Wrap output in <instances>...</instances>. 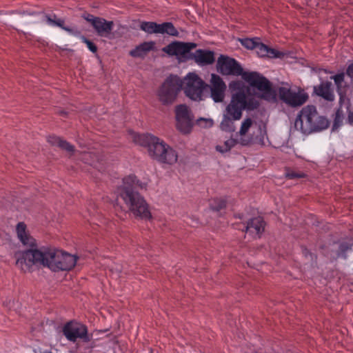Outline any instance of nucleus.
I'll return each mask as SVG.
<instances>
[{
	"mask_svg": "<svg viewBox=\"0 0 353 353\" xmlns=\"http://www.w3.org/2000/svg\"><path fill=\"white\" fill-rule=\"evenodd\" d=\"M242 232H245L251 235L253 238L260 237L265 229V222L262 217L258 216L249 220L242 227H236Z\"/></svg>",
	"mask_w": 353,
	"mask_h": 353,
	"instance_id": "14",
	"label": "nucleus"
},
{
	"mask_svg": "<svg viewBox=\"0 0 353 353\" xmlns=\"http://www.w3.org/2000/svg\"><path fill=\"white\" fill-rule=\"evenodd\" d=\"M245 109H248L250 110H254L255 109H257L260 105L259 101L257 99H256L255 98L250 97V98L247 99V96H246L245 93Z\"/></svg>",
	"mask_w": 353,
	"mask_h": 353,
	"instance_id": "29",
	"label": "nucleus"
},
{
	"mask_svg": "<svg viewBox=\"0 0 353 353\" xmlns=\"http://www.w3.org/2000/svg\"><path fill=\"white\" fill-rule=\"evenodd\" d=\"M243 216V215H240V214L238 216L239 219H242Z\"/></svg>",
	"mask_w": 353,
	"mask_h": 353,
	"instance_id": "39",
	"label": "nucleus"
},
{
	"mask_svg": "<svg viewBox=\"0 0 353 353\" xmlns=\"http://www.w3.org/2000/svg\"><path fill=\"white\" fill-rule=\"evenodd\" d=\"M348 121L350 123H353V112H350L348 114Z\"/></svg>",
	"mask_w": 353,
	"mask_h": 353,
	"instance_id": "38",
	"label": "nucleus"
},
{
	"mask_svg": "<svg viewBox=\"0 0 353 353\" xmlns=\"http://www.w3.org/2000/svg\"><path fill=\"white\" fill-rule=\"evenodd\" d=\"M346 74L351 78H353V63L348 65L346 70Z\"/></svg>",
	"mask_w": 353,
	"mask_h": 353,
	"instance_id": "36",
	"label": "nucleus"
},
{
	"mask_svg": "<svg viewBox=\"0 0 353 353\" xmlns=\"http://www.w3.org/2000/svg\"><path fill=\"white\" fill-rule=\"evenodd\" d=\"M61 29L66 31L69 34L72 36H77L79 34V32L77 29L67 27L64 25H63Z\"/></svg>",
	"mask_w": 353,
	"mask_h": 353,
	"instance_id": "35",
	"label": "nucleus"
},
{
	"mask_svg": "<svg viewBox=\"0 0 353 353\" xmlns=\"http://www.w3.org/2000/svg\"><path fill=\"white\" fill-rule=\"evenodd\" d=\"M50 353H51V352H50Z\"/></svg>",
	"mask_w": 353,
	"mask_h": 353,
	"instance_id": "40",
	"label": "nucleus"
},
{
	"mask_svg": "<svg viewBox=\"0 0 353 353\" xmlns=\"http://www.w3.org/2000/svg\"><path fill=\"white\" fill-rule=\"evenodd\" d=\"M61 332L66 339L72 343H75L78 339L85 343L91 340L87 326L76 321H70L65 323L61 328Z\"/></svg>",
	"mask_w": 353,
	"mask_h": 353,
	"instance_id": "8",
	"label": "nucleus"
},
{
	"mask_svg": "<svg viewBox=\"0 0 353 353\" xmlns=\"http://www.w3.org/2000/svg\"><path fill=\"white\" fill-rule=\"evenodd\" d=\"M216 68L218 72L223 75L243 77V74L245 72L237 61L225 55H221L218 58Z\"/></svg>",
	"mask_w": 353,
	"mask_h": 353,
	"instance_id": "10",
	"label": "nucleus"
},
{
	"mask_svg": "<svg viewBox=\"0 0 353 353\" xmlns=\"http://www.w3.org/2000/svg\"><path fill=\"white\" fill-rule=\"evenodd\" d=\"M305 174L303 172L289 170L286 172V177L290 179L303 178Z\"/></svg>",
	"mask_w": 353,
	"mask_h": 353,
	"instance_id": "32",
	"label": "nucleus"
},
{
	"mask_svg": "<svg viewBox=\"0 0 353 353\" xmlns=\"http://www.w3.org/2000/svg\"><path fill=\"white\" fill-rule=\"evenodd\" d=\"M145 188V183L140 182L135 175L130 174L123 178V185L118 188L117 193L136 216L148 220L151 218L148 205L138 192L139 189Z\"/></svg>",
	"mask_w": 353,
	"mask_h": 353,
	"instance_id": "2",
	"label": "nucleus"
},
{
	"mask_svg": "<svg viewBox=\"0 0 353 353\" xmlns=\"http://www.w3.org/2000/svg\"><path fill=\"white\" fill-rule=\"evenodd\" d=\"M183 87L182 80L176 75L168 77L158 90L159 101L164 105L172 103Z\"/></svg>",
	"mask_w": 353,
	"mask_h": 353,
	"instance_id": "5",
	"label": "nucleus"
},
{
	"mask_svg": "<svg viewBox=\"0 0 353 353\" xmlns=\"http://www.w3.org/2000/svg\"><path fill=\"white\" fill-rule=\"evenodd\" d=\"M97 17H94L92 15H89L87 18H86V20L89 22H90V23L92 25V20L93 19H95Z\"/></svg>",
	"mask_w": 353,
	"mask_h": 353,
	"instance_id": "37",
	"label": "nucleus"
},
{
	"mask_svg": "<svg viewBox=\"0 0 353 353\" xmlns=\"http://www.w3.org/2000/svg\"><path fill=\"white\" fill-rule=\"evenodd\" d=\"M243 79L252 87L256 88L261 93V99L271 101L275 98V92L270 81L257 72H245Z\"/></svg>",
	"mask_w": 353,
	"mask_h": 353,
	"instance_id": "6",
	"label": "nucleus"
},
{
	"mask_svg": "<svg viewBox=\"0 0 353 353\" xmlns=\"http://www.w3.org/2000/svg\"><path fill=\"white\" fill-rule=\"evenodd\" d=\"M226 85L217 74H212L210 80V97L216 103L222 102L225 97Z\"/></svg>",
	"mask_w": 353,
	"mask_h": 353,
	"instance_id": "13",
	"label": "nucleus"
},
{
	"mask_svg": "<svg viewBox=\"0 0 353 353\" xmlns=\"http://www.w3.org/2000/svg\"><path fill=\"white\" fill-rule=\"evenodd\" d=\"M135 143L148 148L150 155L155 160L168 164L176 162V152L159 138L150 134H137L132 135Z\"/></svg>",
	"mask_w": 353,
	"mask_h": 353,
	"instance_id": "3",
	"label": "nucleus"
},
{
	"mask_svg": "<svg viewBox=\"0 0 353 353\" xmlns=\"http://www.w3.org/2000/svg\"><path fill=\"white\" fill-rule=\"evenodd\" d=\"M139 28L147 34H157V23L153 21H141Z\"/></svg>",
	"mask_w": 353,
	"mask_h": 353,
	"instance_id": "25",
	"label": "nucleus"
},
{
	"mask_svg": "<svg viewBox=\"0 0 353 353\" xmlns=\"http://www.w3.org/2000/svg\"><path fill=\"white\" fill-rule=\"evenodd\" d=\"M210 205L212 210L215 211H219L225 207L226 201L224 199L216 198L210 201Z\"/></svg>",
	"mask_w": 353,
	"mask_h": 353,
	"instance_id": "28",
	"label": "nucleus"
},
{
	"mask_svg": "<svg viewBox=\"0 0 353 353\" xmlns=\"http://www.w3.org/2000/svg\"><path fill=\"white\" fill-rule=\"evenodd\" d=\"M245 106V92L240 90L232 94L230 103L226 107L225 114L234 120H239L242 117Z\"/></svg>",
	"mask_w": 353,
	"mask_h": 353,
	"instance_id": "11",
	"label": "nucleus"
},
{
	"mask_svg": "<svg viewBox=\"0 0 353 353\" xmlns=\"http://www.w3.org/2000/svg\"><path fill=\"white\" fill-rule=\"evenodd\" d=\"M185 95L194 101L203 99V93L208 85L195 73H188L182 81Z\"/></svg>",
	"mask_w": 353,
	"mask_h": 353,
	"instance_id": "7",
	"label": "nucleus"
},
{
	"mask_svg": "<svg viewBox=\"0 0 353 353\" xmlns=\"http://www.w3.org/2000/svg\"><path fill=\"white\" fill-rule=\"evenodd\" d=\"M237 143V141L235 139L230 138L226 140L223 145H218L216 147L217 151L224 153L228 152L231 150L236 144Z\"/></svg>",
	"mask_w": 353,
	"mask_h": 353,
	"instance_id": "26",
	"label": "nucleus"
},
{
	"mask_svg": "<svg viewBox=\"0 0 353 353\" xmlns=\"http://www.w3.org/2000/svg\"><path fill=\"white\" fill-rule=\"evenodd\" d=\"M48 141L50 144L53 145H57L61 149L65 150L69 152H73L74 151V148L72 145L62 139L59 137L54 135L50 136L48 139Z\"/></svg>",
	"mask_w": 353,
	"mask_h": 353,
	"instance_id": "23",
	"label": "nucleus"
},
{
	"mask_svg": "<svg viewBox=\"0 0 353 353\" xmlns=\"http://www.w3.org/2000/svg\"><path fill=\"white\" fill-rule=\"evenodd\" d=\"M259 40V38H254V39H250V38H245L241 39V43L242 46H243L245 48L248 49H255L256 45Z\"/></svg>",
	"mask_w": 353,
	"mask_h": 353,
	"instance_id": "30",
	"label": "nucleus"
},
{
	"mask_svg": "<svg viewBox=\"0 0 353 353\" xmlns=\"http://www.w3.org/2000/svg\"><path fill=\"white\" fill-rule=\"evenodd\" d=\"M198 123L204 128H211L213 124V120L211 119L201 118L197 121Z\"/></svg>",
	"mask_w": 353,
	"mask_h": 353,
	"instance_id": "34",
	"label": "nucleus"
},
{
	"mask_svg": "<svg viewBox=\"0 0 353 353\" xmlns=\"http://www.w3.org/2000/svg\"><path fill=\"white\" fill-rule=\"evenodd\" d=\"M154 47V42L145 41L137 46L134 49L130 52V54L133 57H144Z\"/></svg>",
	"mask_w": 353,
	"mask_h": 353,
	"instance_id": "20",
	"label": "nucleus"
},
{
	"mask_svg": "<svg viewBox=\"0 0 353 353\" xmlns=\"http://www.w3.org/2000/svg\"><path fill=\"white\" fill-rule=\"evenodd\" d=\"M92 26L99 36L107 37L113 29L114 23L99 17L92 20Z\"/></svg>",
	"mask_w": 353,
	"mask_h": 353,
	"instance_id": "16",
	"label": "nucleus"
},
{
	"mask_svg": "<svg viewBox=\"0 0 353 353\" xmlns=\"http://www.w3.org/2000/svg\"><path fill=\"white\" fill-rule=\"evenodd\" d=\"M175 112L177 129L183 134L190 132L192 123L188 106L183 104L179 105L176 107Z\"/></svg>",
	"mask_w": 353,
	"mask_h": 353,
	"instance_id": "12",
	"label": "nucleus"
},
{
	"mask_svg": "<svg viewBox=\"0 0 353 353\" xmlns=\"http://www.w3.org/2000/svg\"><path fill=\"white\" fill-rule=\"evenodd\" d=\"M47 23L51 26H57L62 28L64 25V21L61 19H57L55 14H48L46 16Z\"/></svg>",
	"mask_w": 353,
	"mask_h": 353,
	"instance_id": "27",
	"label": "nucleus"
},
{
	"mask_svg": "<svg viewBox=\"0 0 353 353\" xmlns=\"http://www.w3.org/2000/svg\"><path fill=\"white\" fill-rule=\"evenodd\" d=\"M16 232L23 245L31 248L24 252L22 259H17V265H22L28 261L30 264L48 267L54 272L70 270L76 265L77 259L74 255L52 248H34L36 241L26 230L24 223L19 222L17 225Z\"/></svg>",
	"mask_w": 353,
	"mask_h": 353,
	"instance_id": "1",
	"label": "nucleus"
},
{
	"mask_svg": "<svg viewBox=\"0 0 353 353\" xmlns=\"http://www.w3.org/2000/svg\"><path fill=\"white\" fill-rule=\"evenodd\" d=\"M255 50L259 57H269V58H283L285 56V53L281 51H279L276 49L270 48L265 44L258 41Z\"/></svg>",
	"mask_w": 353,
	"mask_h": 353,
	"instance_id": "18",
	"label": "nucleus"
},
{
	"mask_svg": "<svg viewBox=\"0 0 353 353\" xmlns=\"http://www.w3.org/2000/svg\"><path fill=\"white\" fill-rule=\"evenodd\" d=\"M330 78L334 81L337 92L340 96V101H341L345 92V88L347 87L346 82L345 81V74L343 72L339 73Z\"/></svg>",
	"mask_w": 353,
	"mask_h": 353,
	"instance_id": "21",
	"label": "nucleus"
},
{
	"mask_svg": "<svg viewBox=\"0 0 353 353\" xmlns=\"http://www.w3.org/2000/svg\"><path fill=\"white\" fill-rule=\"evenodd\" d=\"M252 124V121L250 118L245 119L241 126L239 134L241 135H245L249 130Z\"/></svg>",
	"mask_w": 353,
	"mask_h": 353,
	"instance_id": "31",
	"label": "nucleus"
},
{
	"mask_svg": "<svg viewBox=\"0 0 353 353\" xmlns=\"http://www.w3.org/2000/svg\"><path fill=\"white\" fill-rule=\"evenodd\" d=\"M328 126V120L319 115L316 108L311 105L303 108L294 121V128L305 134L323 130Z\"/></svg>",
	"mask_w": 353,
	"mask_h": 353,
	"instance_id": "4",
	"label": "nucleus"
},
{
	"mask_svg": "<svg viewBox=\"0 0 353 353\" xmlns=\"http://www.w3.org/2000/svg\"><path fill=\"white\" fill-rule=\"evenodd\" d=\"M279 96L283 103L294 108L302 105L308 99V95L304 91L295 92L285 87L279 88Z\"/></svg>",
	"mask_w": 353,
	"mask_h": 353,
	"instance_id": "9",
	"label": "nucleus"
},
{
	"mask_svg": "<svg viewBox=\"0 0 353 353\" xmlns=\"http://www.w3.org/2000/svg\"><path fill=\"white\" fill-rule=\"evenodd\" d=\"M314 93L323 99L332 101L334 100V94L332 89V83L330 81H323L314 87Z\"/></svg>",
	"mask_w": 353,
	"mask_h": 353,
	"instance_id": "17",
	"label": "nucleus"
},
{
	"mask_svg": "<svg viewBox=\"0 0 353 353\" xmlns=\"http://www.w3.org/2000/svg\"><path fill=\"white\" fill-rule=\"evenodd\" d=\"M196 47L194 43H184L181 41H174L165 48L163 50L170 55H185L192 49Z\"/></svg>",
	"mask_w": 353,
	"mask_h": 353,
	"instance_id": "15",
	"label": "nucleus"
},
{
	"mask_svg": "<svg viewBox=\"0 0 353 353\" xmlns=\"http://www.w3.org/2000/svg\"><path fill=\"white\" fill-rule=\"evenodd\" d=\"M81 41L86 44L88 48L92 52H96L97 51V47L96 46V45L92 42L91 41H90L89 39H88L87 38H85V37H81Z\"/></svg>",
	"mask_w": 353,
	"mask_h": 353,
	"instance_id": "33",
	"label": "nucleus"
},
{
	"mask_svg": "<svg viewBox=\"0 0 353 353\" xmlns=\"http://www.w3.org/2000/svg\"><path fill=\"white\" fill-rule=\"evenodd\" d=\"M234 121L235 120L233 118L224 113L223 120L220 124L221 129L226 132H234L235 129Z\"/></svg>",
	"mask_w": 353,
	"mask_h": 353,
	"instance_id": "24",
	"label": "nucleus"
},
{
	"mask_svg": "<svg viewBox=\"0 0 353 353\" xmlns=\"http://www.w3.org/2000/svg\"><path fill=\"white\" fill-rule=\"evenodd\" d=\"M157 34H167L172 37H178L179 32L171 22H164L162 23H157Z\"/></svg>",
	"mask_w": 353,
	"mask_h": 353,
	"instance_id": "22",
	"label": "nucleus"
},
{
	"mask_svg": "<svg viewBox=\"0 0 353 353\" xmlns=\"http://www.w3.org/2000/svg\"><path fill=\"white\" fill-rule=\"evenodd\" d=\"M195 62L200 65H206L214 62V53L212 51L199 49L192 54Z\"/></svg>",
	"mask_w": 353,
	"mask_h": 353,
	"instance_id": "19",
	"label": "nucleus"
}]
</instances>
